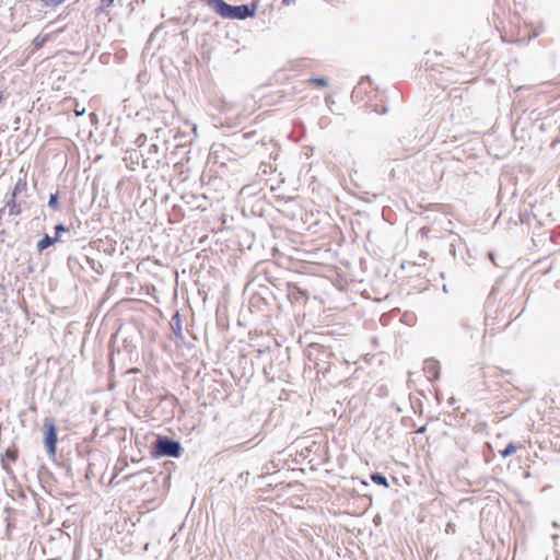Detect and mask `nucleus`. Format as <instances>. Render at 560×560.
Wrapping results in <instances>:
<instances>
[{"instance_id":"15","label":"nucleus","mask_w":560,"mask_h":560,"mask_svg":"<svg viewBox=\"0 0 560 560\" xmlns=\"http://www.w3.org/2000/svg\"><path fill=\"white\" fill-rule=\"evenodd\" d=\"M113 3H114V0H101V5L98 8V11H101V12L106 11Z\"/></svg>"},{"instance_id":"4","label":"nucleus","mask_w":560,"mask_h":560,"mask_svg":"<svg viewBox=\"0 0 560 560\" xmlns=\"http://www.w3.org/2000/svg\"><path fill=\"white\" fill-rule=\"evenodd\" d=\"M0 212H8L9 215H19L21 213V206L16 202V197L10 195Z\"/></svg>"},{"instance_id":"20","label":"nucleus","mask_w":560,"mask_h":560,"mask_svg":"<svg viewBox=\"0 0 560 560\" xmlns=\"http://www.w3.org/2000/svg\"><path fill=\"white\" fill-rule=\"evenodd\" d=\"M158 150H159V147L156 144H151L150 145V151L158 152Z\"/></svg>"},{"instance_id":"11","label":"nucleus","mask_w":560,"mask_h":560,"mask_svg":"<svg viewBox=\"0 0 560 560\" xmlns=\"http://www.w3.org/2000/svg\"><path fill=\"white\" fill-rule=\"evenodd\" d=\"M308 81H310V83H312L314 85H317V86H320V88H324V86L328 85V80L326 78H315V77H312Z\"/></svg>"},{"instance_id":"3","label":"nucleus","mask_w":560,"mask_h":560,"mask_svg":"<svg viewBox=\"0 0 560 560\" xmlns=\"http://www.w3.org/2000/svg\"><path fill=\"white\" fill-rule=\"evenodd\" d=\"M423 372L429 381H436L440 378L441 366L440 362L430 358L423 362Z\"/></svg>"},{"instance_id":"17","label":"nucleus","mask_w":560,"mask_h":560,"mask_svg":"<svg viewBox=\"0 0 560 560\" xmlns=\"http://www.w3.org/2000/svg\"><path fill=\"white\" fill-rule=\"evenodd\" d=\"M63 0H45V3L46 4H54V5H58L60 3H62Z\"/></svg>"},{"instance_id":"6","label":"nucleus","mask_w":560,"mask_h":560,"mask_svg":"<svg viewBox=\"0 0 560 560\" xmlns=\"http://www.w3.org/2000/svg\"><path fill=\"white\" fill-rule=\"evenodd\" d=\"M58 242V238L55 237V236H50L48 234H45L44 237L42 240H39L36 244V249L42 253L43 250H45L46 248H48L49 246H52L55 245L56 243Z\"/></svg>"},{"instance_id":"13","label":"nucleus","mask_w":560,"mask_h":560,"mask_svg":"<svg viewBox=\"0 0 560 560\" xmlns=\"http://www.w3.org/2000/svg\"><path fill=\"white\" fill-rule=\"evenodd\" d=\"M47 40V36H36L33 40V45L36 49H39L44 46V44L46 43Z\"/></svg>"},{"instance_id":"5","label":"nucleus","mask_w":560,"mask_h":560,"mask_svg":"<svg viewBox=\"0 0 560 560\" xmlns=\"http://www.w3.org/2000/svg\"><path fill=\"white\" fill-rule=\"evenodd\" d=\"M171 327L177 339H183L182 320L179 312H175L171 318Z\"/></svg>"},{"instance_id":"12","label":"nucleus","mask_w":560,"mask_h":560,"mask_svg":"<svg viewBox=\"0 0 560 560\" xmlns=\"http://www.w3.org/2000/svg\"><path fill=\"white\" fill-rule=\"evenodd\" d=\"M69 231H70V228H69V226H67V225H65V224H62V223H58V224L55 226V233H56L55 237H57V238H58V241H59V240H60V234H61L62 232H69Z\"/></svg>"},{"instance_id":"18","label":"nucleus","mask_w":560,"mask_h":560,"mask_svg":"<svg viewBox=\"0 0 560 560\" xmlns=\"http://www.w3.org/2000/svg\"><path fill=\"white\" fill-rule=\"evenodd\" d=\"M74 113H75V115H77V116H83V115H84V113H85V108H84V107H83V108H79V107H77V108L74 109Z\"/></svg>"},{"instance_id":"21","label":"nucleus","mask_w":560,"mask_h":560,"mask_svg":"<svg viewBox=\"0 0 560 560\" xmlns=\"http://www.w3.org/2000/svg\"><path fill=\"white\" fill-rule=\"evenodd\" d=\"M540 34V31H535L532 37H537Z\"/></svg>"},{"instance_id":"7","label":"nucleus","mask_w":560,"mask_h":560,"mask_svg":"<svg viewBox=\"0 0 560 560\" xmlns=\"http://www.w3.org/2000/svg\"><path fill=\"white\" fill-rule=\"evenodd\" d=\"M371 480L376 485L388 487L386 477L380 472H373L371 475Z\"/></svg>"},{"instance_id":"1","label":"nucleus","mask_w":560,"mask_h":560,"mask_svg":"<svg viewBox=\"0 0 560 560\" xmlns=\"http://www.w3.org/2000/svg\"><path fill=\"white\" fill-rule=\"evenodd\" d=\"M182 445L178 441L165 435H158L155 439L151 454L153 457H179Z\"/></svg>"},{"instance_id":"8","label":"nucleus","mask_w":560,"mask_h":560,"mask_svg":"<svg viewBox=\"0 0 560 560\" xmlns=\"http://www.w3.org/2000/svg\"><path fill=\"white\" fill-rule=\"evenodd\" d=\"M26 180L25 179H22L20 178L16 183H15V186L13 188V191L11 192V196H14L16 197L20 192L26 190Z\"/></svg>"},{"instance_id":"10","label":"nucleus","mask_w":560,"mask_h":560,"mask_svg":"<svg viewBox=\"0 0 560 560\" xmlns=\"http://www.w3.org/2000/svg\"><path fill=\"white\" fill-rule=\"evenodd\" d=\"M58 192H55V194H51L49 196V200H48V207L54 209V210H58L59 209V202H58Z\"/></svg>"},{"instance_id":"14","label":"nucleus","mask_w":560,"mask_h":560,"mask_svg":"<svg viewBox=\"0 0 560 560\" xmlns=\"http://www.w3.org/2000/svg\"><path fill=\"white\" fill-rule=\"evenodd\" d=\"M5 457L11 462H15L18 458V451L15 448H8L5 452Z\"/></svg>"},{"instance_id":"16","label":"nucleus","mask_w":560,"mask_h":560,"mask_svg":"<svg viewBox=\"0 0 560 560\" xmlns=\"http://www.w3.org/2000/svg\"><path fill=\"white\" fill-rule=\"evenodd\" d=\"M147 141V136L144 133H141L138 136L137 140H136V143L138 144V147H142Z\"/></svg>"},{"instance_id":"22","label":"nucleus","mask_w":560,"mask_h":560,"mask_svg":"<svg viewBox=\"0 0 560 560\" xmlns=\"http://www.w3.org/2000/svg\"><path fill=\"white\" fill-rule=\"evenodd\" d=\"M283 3L289 4L290 0H283Z\"/></svg>"},{"instance_id":"19","label":"nucleus","mask_w":560,"mask_h":560,"mask_svg":"<svg viewBox=\"0 0 560 560\" xmlns=\"http://www.w3.org/2000/svg\"><path fill=\"white\" fill-rule=\"evenodd\" d=\"M159 161H143L144 167L154 166Z\"/></svg>"},{"instance_id":"9","label":"nucleus","mask_w":560,"mask_h":560,"mask_svg":"<svg viewBox=\"0 0 560 560\" xmlns=\"http://www.w3.org/2000/svg\"><path fill=\"white\" fill-rule=\"evenodd\" d=\"M516 450L517 446L514 443H509L502 451H500V455L505 458L515 453Z\"/></svg>"},{"instance_id":"2","label":"nucleus","mask_w":560,"mask_h":560,"mask_svg":"<svg viewBox=\"0 0 560 560\" xmlns=\"http://www.w3.org/2000/svg\"><path fill=\"white\" fill-rule=\"evenodd\" d=\"M57 428L52 419H45L44 422V444L50 457L57 453Z\"/></svg>"}]
</instances>
